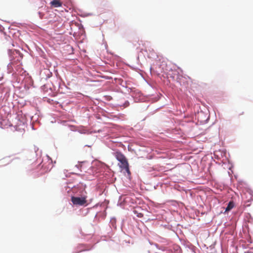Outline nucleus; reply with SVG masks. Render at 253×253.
Instances as JSON below:
<instances>
[{
    "label": "nucleus",
    "mask_w": 253,
    "mask_h": 253,
    "mask_svg": "<svg viewBox=\"0 0 253 253\" xmlns=\"http://www.w3.org/2000/svg\"><path fill=\"white\" fill-rule=\"evenodd\" d=\"M115 156L118 161L121 163L120 167L125 169L128 174L130 173L129 169L128 163L126 157L120 152L115 153Z\"/></svg>",
    "instance_id": "f257e3e1"
},
{
    "label": "nucleus",
    "mask_w": 253,
    "mask_h": 253,
    "mask_svg": "<svg viewBox=\"0 0 253 253\" xmlns=\"http://www.w3.org/2000/svg\"><path fill=\"white\" fill-rule=\"evenodd\" d=\"M71 201L74 205L81 206L86 205L87 203L86 197H79L72 196L71 197Z\"/></svg>",
    "instance_id": "f03ea898"
},
{
    "label": "nucleus",
    "mask_w": 253,
    "mask_h": 253,
    "mask_svg": "<svg viewBox=\"0 0 253 253\" xmlns=\"http://www.w3.org/2000/svg\"><path fill=\"white\" fill-rule=\"evenodd\" d=\"M50 4L53 7H59L62 6V2L60 0H52Z\"/></svg>",
    "instance_id": "7ed1b4c3"
},
{
    "label": "nucleus",
    "mask_w": 253,
    "mask_h": 253,
    "mask_svg": "<svg viewBox=\"0 0 253 253\" xmlns=\"http://www.w3.org/2000/svg\"><path fill=\"white\" fill-rule=\"evenodd\" d=\"M234 203L233 202H230L228 203V206L226 208L225 211H229L231 210L234 207Z\"/></svg>",
    "instance_id": "20e7f679"
},
{
    "label": "nucleus",
    "mask_w": 253,
    "mask_h": 253,
    "mask_svg": "<svg viewBox=\"0 0 253 253\" xmlns=\"http://www.w3.org/2000/svg\"><path fill=\"white\" fill-rule=\"evenodd\" d=\"M143 50H144L145 52H148V50H147V48L146 47H145L144 48H142L141 49V51H142Z\"/></svg>",
    "instance_id": "39448f33"
},
{
    "label": "nucleus",
    "mask_w": 253,
    "mask_h": 253,
    "mask_svg": "<svg viewBox=\"0 0 253 253\" xmlns=\"http://www.w3.org/2000/svg\"><path fill=\"white\" fill-rule=\"evenodd\" d=\"M244 114V112H242L240 115H243Z\"/></svg>",
    "instance_id": "423d86ee"
}]
</instances>
